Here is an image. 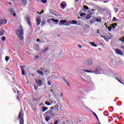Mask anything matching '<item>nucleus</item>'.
<instances>
[{"label":"nucleus","instance_id":"nucleus-61","mask_svg":"<svg viewBox=\"0 0 124 124\" xmlns=\"http://www.w3.org/2000/svg\"><path fill=\"white\" fill-rule=\"evenodd\" d=\"M95 117H96L97 120L98 121H99L98 117H97V115L96 116H95Z\"/></svg>","mask_w":124,"mask_h":124},{"label":"nucleus","instance_id":"nucleus-20","mask_svg":"<svg viewBox=\"0 0 124 124\" xmlns=\"http://www.w3.org/2000/svg\"><path fill=\"white\" fill-rule=\"evenodd\" d=\"M89 23H90V25H93V24H94V23H95V20H94V19H93V18L92 19H91L89 21Z\"/></svg>","mask_w":124,"mask_h":124},{"label":"nucleus","instance_id":"nucleus-32","mask_svg":"<svg viewBox=\"0 0 124 124\" xmlns=\"http://www.w3.org/2000/svg\"><path fill=\"white\" fill-rule=\"evenodd\" d=\"M45 104H46V105H47L48 106H50V105H51L52 104L49 102H45Z\"/></svg>","mask_w":124,"mask_h":124},{"label":"nucleus","instance_id":"nucleus-62","mask_svg":"<svg viewBox=\"0 0 124 124\" xmlns=\"http://www.w3.org/2000/svg\"><path fill=\"white\" fill-rule=\"evenodd\" d=\"M9 4H10V5H11V4H12V3H11V2H9Z\"/></svg>","mask_w":124,"mask_h":124},{"label":"nucleus","instance_id":"nucleus-9","mask_svg":"<svg viewBox=\"0 0 124 124\" xmlns=\"http://www.w3.org/2000/svg\"><path fill=\"white\" fill-rule=\"evenodd\" d=\"M36 22L37 26H39V25H40V23H41V18L40 17H37Z\"/></svg>","mask_w":124,"mask_h":124},{"label":"nucleus","instance_id":"nucleus-34","mask_svg":"<svg viewBox=\"0 0 124 124\" xmlns=\"http://www.w3.org/2000/svg\"><path fill=\"white\" fill-rule=\"evenodd\" d=\"M95 74H99V70L97 69H96V70H95Z\"/></svg>","mask_w":124,"mask_h":124},{"label":"nucleus","instance_id":"nucleus-6","mask_svg":"<svg viewBox=\"0 0 124 124\" xmlns=\"http://www.w3.org/2000/svg\"><path fill=\"white\" fill-rule=\"evenodd\" d=\"M35 81L36 84L38 85V87H41V86H42V81H41V80L36 78Z\"/></svg>","mask_w":124,"mask_h":124},{"label":"nucleus","instance_id":"nucleus-52","mask_svg":"<svg viewBox=\"0 0 124 124\" xmlns=\"http://www.w3.org/2000/svg\"><path fill=\"white\" fill-rule=\"evenodd\" d=\"M93 114L94 115V116H95V117H96L97 115H96V114L95 112H93Z\"/></svg>","mask_w":124,"mask_h":124},{"label":"nucleus","instance_id":"nucleus-42","mask_svg":"<svg viewBox=\"0 0 124 124\" xmlns=\"http://www.w3.org/2000/svg\"><path fill=\"white\" fill-rule=\"evenodd\" d=\"M34 58H35V59L36 60H37V59H39V56H38V55H35V56H34Z\"/></svg>","mask_w":124,"mask_h":124},{"label":"nucleus","instance_id":"nucleus-54","mask_svg":"<svg viewBox=\"0 0 124 124\" xmlns=\"http://www.w3.org/2000/svg\"><path fill=\"white\" fill-rule=\"evenodd\" d=\"M34 90H37V89H38V87L35 86H34Z\"/></svg>","mask_w":124,"mask_h":124},{"label":"nucleus","instance_id":"nucleus-64","mask_svg":"<svg viewBox=\"0 0 124 124\" xmlns=\"http://www.w3.org/2000/svg\"><path fill=\"white\" fill-rule=\"evenodd\" d=\"M97 33H99V31H97Z\"/></svg>","mask_w":124,"mask_h":124},{"label":"nucleus","instance_id":"nucleus-13","mask_svg":"<svg viewBox=\"0 0 124 124\" xmlns=\"http://www.w3.org/2000/svg\"><path fill=\"white\" fill-rule=\"evenodd\" d=\"M61 7L62 8H63V9H64V8H65L66 6V3L65 2H62L61 3Z\"/></svg>","mask_w":124,"mask_h":124},{"label":"nucleus","instance_id":"nucleus-60","mask_svg":"<svg viewBox=\"0 0 124 124\" xmlns=\"http://www.w3.org/2000/svg\"><path fill=\"white\" fill-rule=\"evenodd\" d=\"M108 1H104V3H106V2H108Z\"/></svg>","mask_w":124,"mask_h":124},{"label":"nucleus","instance_id":"nucleus-51","mask_svg":"<svg viewBox=\"0 0 124 124\" xmlns=\"http://www.w3.org/2000/svg\"><path fill=\"white\" fill-rule=\"evenodd\" d=\"M66 83L67 86H68L69 87L70 86V84H69V82H68V81H67Z\"/></svg>","mask_w":124,"mask_h":124},{"label":"nucleus","instance_id":"nucleus-38","mask_svg":"<svg viewBox=\"0 0 124 124\" xmlns=\"http://www.w3.org/2000/svg\"><path fill=\"white\" fill-rule=\"evenodd\" d=\"M5 39H6V38L4 36L2 37L1 40L2 41H5Z\"/></svg>","mask_w":124,"mask_h":124},{"label":"nucleus","instance_id":"nucleus-40","mask_svg":"<svg viewBox=\"0 0 124 124\" xmlns=\"http://www.w3.org/2000/svg\"><path fill=\"white\" fill-rule=\"evenodd\" d=\"M118 8H114V11L115 12V13H117V12H118Z\"/></svg>","mask_w":124,"mask_h":124},{"label":"nucleus","instance_id":"nucleus-27","mask_svg":"<svg viewBox=\"0 0 124 124\" xmlns=\"http://www.w3.org/2000/svg\"><path fill=\"white\" fill-rule=\"evenodd\" d=\"M4 32V30H0V36H2L3 35V33Z\"/></svg>","mask_w":124,"mask_h":124},{"label":"nucleus","instance_id":"nucleus-55","mask_svg":"<svg viewBox=\"0 0 124 124\" xmlns=\"http://www.w3.org/2000/svg\"><path fill=\"white\" fill-rule=\"evenodd\" d=\"M76 25H77L78 26H80L81 25V23H77V22Z\"/></svg>","mask_w":124,"mask_h":124},{"label":"nucleus","instance_id":"nucleus-24","mask_svg":"<svg viewBox=\"0 0 124 124\" xmlns=\"http://www.w3.org/2000/svg\"><path fill=\"white\" fill-rule=\"evenodd\" d=\"M34 50H35V51H38L39 50V46H38V45L34 46Z\"/></svg>","mask_w":124,"mask_h":124},{"label":"nucleus","instance_id":"nucleus-19","mask_svg":"<svg viewBox=\"0 0 124 124\" xmlns=\"http://www.w3.org/2000/svg\"><path fill=\"white\" fill-rule=\"evenodd\" d=\"M89 44H90V45L92 46L93 47H97V45L95 44V43H94L93 42L89 43Z\"/></svg>","mask_w":124,"mask_h":124},{"label":"nucleus","instance_id":"nucleus-43","mask_svg":"<svg viewBox=\"0 0 124 124\" xmlns=\"http://www.w3.org/2000/svg\"><path fill=\"white\" fill-rule=\"evenodd\" d=\"M50 110H49V111H53V110H55V109H54V107H51L50 108Z\"/></svg>","mask_w":124,"mask_h":124},{"label":"nucleus","instance_id":"nucleus-4","mask_svg":"<svg viewBox=\"0 0 124 124\" xmlns=\"http://www.w3.org/2000/svg\"><path fill=\"white\" fill-rule=\"evenodd\" d=\"M46 115H48L51 117H55L56 116V113L54 114V112L52 110H48L46 112Z\"/></svg>","mask_w":124,"mask_h":124},{"label":"nucleus","instance_id":"nucleus-10","mask_svg":"<svg viewBox=\"0 0 124 124\" xmlns=\"http://www.w3.org/2000/svg\"><path fill=\"white\" fill-rule=\"evenodd\" d=\"M115 79L116 80H117L119 83H121V84H122V85H124V83L122 82V80H123V77H120L119 78H116Z\"/></svg>","mask_w":124,"mask_h":124},{"label":"nucleus","instance_id":"nucleus-31","mask_svg":"<svg viewBox=\"0 0 124 124\" xmlns=\"http://www.w3.org/2000/svg\"><path fill=\"white\" fill-rule=\"evenodd\" d=\"M37 73H38L39 74H40L42 76H43V72H42V71H38L37 72Z\"/></svg>","mask_w":124,"mask_h":124},{"label":"nucleus","instance_id":"nucleus-47","mask_svg":"<svg viewBox=\"0 0 124 124\" xmlns=\"http://www.w3.org/2000/svg\"><path fill=\"white\" fill-rule=\"evenodd\" d=\"M58 123H59V121L56 120V121H55L54 124H58Z\"/></svg>","mask_w":124,"mask_h":124},{"label":"nucleus","instance_id":"nucleus-12","mask_svg":"<svg viewBox=\"0 0 124 124\" xmlns=\"http://www.w3.org/2000/svg\"><path fill=\"white\" fill-rule=\"evenodd\" d=\"M6 23H7V20H6V19L1 20L0 21V26H1V25H5Z\"/></svg>","mask_w":124,"mask_h":124},{"label":"nucleus","instance_id":"nucleus-30","mask_svg":"<svg viewBox=\"0 0 124 124\" xmlns=\"http://www.w3.org/2000/svg\"><path fill=\"white\" fill-rule=\"evenodd\" d=\"M118 21H119V20H118L117 18H116L115 17H113V18L112 19L113 22H118Z\"/></svg>","mask_w":124,"mask_h":124},{"label":"nucleus","instance_id":"nucleus-57","mask_svg":"<svg viewBox=\"0 0 124 124\" xmlns=\"http://www.w3.org/2000/svg\"><path fill=\"white\" fill-rule=\"evenodd\" d=\"M41 105H44V104L43 103H40L39 104V106H41Z\"/></svg>","mask_w":124,"mask_h":124},{"label":"nucleus","instance_id":"nucleus-17","mask_svg":"<svg viewBox=\"0 0 124 124\" xmlns=\"http://www.w3.org/2000/svg\"><path fill=\"white\" fill-rule=\"evenodd\" d=\"M41 108L42 109V112H45V111H47V110H48V108L46 107H42Z\"/></svg>","mask_w":124,"mask_h":124},{"label":"nucleus","instance_id":"nucleus-7","mask_svg":"<svg viewBox=\"0 0 124 124\" xmlns=\"http://www.w3.org/2000/svg\"><path fill=\"white\" fill-rule=\"evenodd\" d=\"M93 63V60L92 59H88L87 61L85 62V64L87 66H90V65H92V64Z\"/></svg>","mask_w":124,"mask_h":124},{"label":"nucleus","instance_id":"nucleus-37","mask_svg":"<svg viewBox=\"0 0 124 124\" xmlns=\"http://www.w3.org/2000/svg\"><path fill=\"white\" fill-rule=\"evenodd\" d=\"M84 9H86V10H89V7H88V6L84 5Z\"/></svg>","mask_w":124,"mask_h":124},{"label":"nucleus","instance_id":"nucleus-39","mask_svg":"<svg viewBox=\"0 0 124 124\" xmlns=\"http://www.w3.org/2000/svg\"><path fill=\"white\" fill-rule=\"evenodd\" d=\"M42 2L44 4L47 3V0H42Z\"/></svg>","mask_w":124,"mask_h":124},{"label":"nucleus","instance_id":"nucleus-11","mask_svg":"<svg viewBox=\"0 0 124 124\" xmlns=\"http://www.w3.org/2000/svg\"><path fill=\"white\" fill-rule=\"evenodd\" d=\"M67 21L65 20H61L59 22V25L60 26H63V24H65V23L67 22Z\"/></svg>","mask_w":124,"mask_h":124},{"label":"nucleus","instance_id":"nucleus-29","mask_svg":"<svg viewBox=\"0 0 124 124\" xmlns=\"http://www.w3.org/2000/svg\"><path fill=\"white\" fill-rule=\"evenodd\" d=\"M92 17V16L90 14H88L87 16H86V18L87 19H91Z\"/></svg>","mask_w":124,"mask_h":124},{"label":"nucleus","instance_id":"nucleus-56","mask_svg":"<svg viewBox=\"0 0 124 124\" xmlns=\"http://www.w3.org/2000/svg\"><path fill=\"white\" fill-rule=\"evenodd\" d=\"M108 30L109 31H111V27H108Z\"/></svg>","mask_w":124,"mask_h":124},{"label":"nucleus","instance_id":"nucleus-44","mask_svg":"<svg viewBox=\"0 0 124 124\" xmlns=\"http://www.w3.org/2000/svg\"><path fill=\"white\" fill-rule=\"evenodd\" d=\"M85 13H81L80 14V16H81V17L83 16H85Z\"/></svg>","mask_w":124,"mask_h":124},{"label":"nucleus","instance_id":"nucleus-41","mask_svg":"<svg viewBox=\"0 0 124 124\" xmlns=\"http://www.w3.org/2000/svg\"><path fill=\"white\" fill-rule=\"evenodd\" d=\"M5 61L6 62H8V61H9V57L8 56L5 57Z\"/></svg>","mask_w":124,"mask_h":124},{"label":"nucleus","instance_id":"nucleus-1","mask_svg":"<svg viewBox=\"0 0 124 124\" xmlns=\"http://www.w3.org/2000/svg\"><path fill=\"white\" fill-rule=\"evenodd\" d=\"M16 33L19 39L20 40H24V30L22 26H20L19 29H17L16 31Z\"/></svg>","mask_w":124,"mask_h":124},{"label":"nucleus","instance_id":"nucleus-3","mask_svg":"<svg viewBox=\"0 0 124 124\" xmlns=\"http://www.w3.org/2000/svg\"><path fill=\"white\" fill-rule=\"evenodd\" d=\"M8 12L11 14V15H12L14 17H16V12L15 11L14 9H13V8H10L8 10Z\"/></svg>","mask_w":124,"mask_h":124},{"label":"nucleus","instance_id":"nucleus-16","mask_svg":"<svg viewBox=\"0 0 124 124\" xmlns=\"http://www.w3.org/2000/svg\"><path fill=\"white\" fill-rule=\"evenodd\" d=\"M50 20L52 21V22H54L55 24H58L59 23V20L56 19L55 18H51Z\"/></svg>","mask_w":124,"mask_h":124},{"label":"nucleus","instance_id":"nucleus-53","mask_svg":"<svg viewBox=\"0 0 124 124\" xmlns=\"http://www.w3.org/2000/svg\"><path fill=\"white\" fill-rule=\"evenodd\" d=\"M89 11H92V12H93V11H95V10H94V9H93V10H90Z\"/></svg>","mask_w":124,"mask_h":124},{"label":"nucleus","instance_id":"nucleus-33","mask_svg":"<svg viewBox=\"0 0 124 124\" xmlns=\"http://www.w3.org/2000/svg\"><path fill=\"white\" fill-rule=\"evenodd\" d=\"M41 69L43 70V71H44V72H48V70H47L46 69L41 68Z\"/></svg>","mask_w":124,"mask_h":124},{"label":"nucleus","instance_id":"nucleus-14","mask_svg":"<svg viewBox=\"0 0 124 124\" xmlns=\"http://www.w3.org/2000/svg\"><path fill=\"white\" fill-rule=\"evenodd\" d=\"M20 68L21 69L22 75H25V69H23L25 67V66H19Z\"/></svg>","mask_w":124,"mask_h":124},{"label":"nucleus","instance_id":"nucleus-23","mask_svg":"<svg viewBox=\"0 0 124 124\" xmlns=\"http://www.w3.org/2000/svg\"><path fill=\"white\" fill-rule=\"evenodd\" d=\"M49 50V46L46 47L45 48L44 50H42L43 53H46V52H47Z\"/></svg>","mask_w":124,"mask_h":124},{"label":"nucleus","instance_id":"nucleus-58","mask_svg":"<svg viewBox=\"0 0 124 124\" xmlns=\"http://www.w3.org/2000/svg\"><path fill=\"white\" fill-rule=\"evenodd\" d=\"M50 92H51V93H54V91H53V90H50Z\"/></svg>","mask_w":124,"mask_h":124},{"label":"nucleus","instance_id":"nucleus-22","mask_svg":"<svg viewBox=\"0 0 124 124\" xmlns=\"http://www.w3.org/2000/svg\"><path fill=\"white\" fill-rule=\"evenodd\" d=\"M51 118V117H50V115H47L46 117V122H49V121L50 120V119Z\"/></svg>","mask_w":124,"mask_h":124},{"label":"nucleus","instance_id":"nucleus-48","mask_svg":"<svg viewBox=\"0 0 124 124\" xmlns=\"http://www.w3.org/2000/svg\"><path fill=\"white\" fill-rule=\"evenodd\" d=\"M42 24H43L41 25V26H43V25H45V21H42Z\"/></svg>","mask_w":124,"mask_h":124},{"label":"nucleus","instance_id":"nucleus-36","mask_svg":"<svg viewBox=\"0 0 124 124\" xmlns=\"http://www.w3.org/2000/svg\"><path fill=\"white\" fill-rule=\"evenodd\" d=\"M119 40H120V41H121L122 42V43H124V36L123 37V38H120Z\"/></svg>","mask_w":124,"mask_h":124},{"label":"nucleus","instance_id":"nucleus-49","mask_svg":"<svg viewBox=\"0 0 124 124\" xmlns=\"http://www.w3.org/2000/svg\"><path fill=\"white\" fill-rule=\"evenodd\" d=\"M37 2H42V0H36Z\"/></svg>","mask_w":124,"mask_h":124},{"label":"nucleus","instance_id":"nucleus-63","mask_svg":"<svg viewBox=\"0 0 124 124\" xmlns=\"http://www.w3.org/2000/svg\"><path fill=\"white\" fill-rule=\"evenodd\" d=\"M37 41L38 42V41H39V39H37Z\"/></svg>","mask_w":124,"mask_h":124},{"label":"nucleus","instance_id":"nucleus-59","mask_svg":"<svg viewBox=\"0 0 124 124\" xmlns=\"http://www.w3.org/2000/svg\"><path fill=\"white\" fill-rule=\"evenodd\" d=\"M79 48H82V46H80V45H78V46Z\"/></svg>","mask_w":124,"mask_h":124},{"label":"nucleus","instance_id":"nucleus-50","mask_svg":"<svg viewBox=\"0 0 124 124\" xmlns=\"http://www.w3.org/2000/svg\"><path fill=\"white\" fill-rule=\"evenodd\" d=\"M93 12H92V11L90 12V15H91V16H93Z\"/></svg>","mask_w":124,"mask_h":124},{"label":"nucleus","instance_id":"nucleus-26","mask_svg":"<svg viewBox=\"0 0 124 124\" xmlns=\"http://www.w3.org/2000/svg\"><path fill=\"white\" fill-rule=\"evenodd\" d=\"M96 22H98L99 23H101V17H99L96 18Z\"/></svg>","mask_w":124,"mask_h":124},{"label":"nucleus","instance_id":"nucleus-46","mask_svg":"<svg viewBox=\"0 0 124 124\" xmlns=\"http://www.w3.org/2000/svg\"><path fill=\"white\" fill-rule=\"evenodd\" d=\"M62 80H63V81H64V82H65L66 83V82H67V81H66V79H65V78H62Z\"/></svg>","mask_w":124,"mask_h":124},{"label":"nucleus","instance_id":"nucleus-25","mask_svg":"<svg viewBox=\"0 0 124 124\" xmlns=\"http://www.w3.org/2000/svg\"><path fill=\"white\" fill-rule=\"evenodd\" d=\"M54 108V110H56L57 111H59V105H56L54 107H53Z\"/></svg>","mask_w":124,"mask_h":124},{"label":"nucleus","instance_id":"nucleus-35","mask_svg":"<svg viewBox=\"0 0 124 124\" xmlns=\"http://www.w3.org/2000/svg\"><path fill=\"white\" fill-rule=\"evenodd\" d=\"M83 71H84V72H88L89 73H93V72H92L91 71H90V70H84Z\"/></svg>","mask_w":124,"mask_h":124},{"label":"nucleus","instance_id":"nucleus-21","mask_svg":"<svg viewBox=\"0 0 124 124\" xmlns=\"http://www.w3.org/2000/svg\"><path fill=\"white\" fill-rule=\"evenodd\" d=\"M116 27H117V23L111 24V29H112V30H115V29H116Z\"/></svg>","mask_w":124,"mask_h":124},{"label":"nucleus","instance_id":"nucleus-5","mask_svg":"<svg viewBox=\"0 0 124 124\" xmlns=\"http://www.w3.org/2000/svg\"><path fill=\"white\" fill-rule=\"evenodd\" d=\"M25 20L27 21V24L29 25V26H31V22L30 21L31 19V16H25Z\"/></svg>","mask_w":124,"mask_h":124},{"label":"nucleus","instance_id":"nucleus-8","mask_svg":"<svg viewBox=\"0 0 124 124\" xmlns=\"http://www.w3.org/2000/svg\"><path fill=\"white\" fill-rule=\"evenodd\" d=\"M115 52L117 55H123L124 54V52L122 51L121 50H120L119 48L115 49Z\"/></svg>","mask_w":124,"mask_h":124},{"label":"nucleus","instance_id":"nucleus-28","mask_svg":"<svg viewBox=\"0 0 124 124\" xmlns=\"http://www.w3.org/2000/svg\"><path fill=\"white\" fill-rule=\"evenodd\" d=\"M21 2L24 5H26L27 4V0H21Z\"/></svg>","mask_w":124,"mask_h":124},{"label":"nucleus","instance_id":"nucleus-2","mask_svg":"<svg viewBox=\"0 0 124 124\" xmlns=\"http://www.w3.org/2000/svg\"><path fill=\"white\" fill-rule=\"evenodd\" d=\"M18 119L20 120L19 124H24V114L22 113V111L19 114Z\"/></svg>","mask_w":124,"mask_h":124},{"label":"nucleus","instance_id":"nucleus-45","mask_svg":"<svg viewBox=\"0 0 124 124\" xmlns=\"http://www.w3.org/2000/svg\"><path fill=\"white\" fill-rule=\"evenodd\" d=\"M47 84L49 86H51V81H50V80H48L47 81Z\"/></svg>","mask_w":124,"mask_h":124},{"label":"nucleus","instance_id":"nucleus-18","mask_svg":"<svg viewBox=\"0 0 124 124\" xmlns=\"http://www.w3.org/2000/svg\"><path fill=\"white\" fill-rule=\"evenodd\" d=\"M76 25L77 24V21L75 20H73L71 22H70V25Z\"/></svg>","mask_w":124,"mask_h":124},{"label":"nucleus","instance_id":"nucleus-15","mask_svg":"<svg viewBox=\"0 0 124 124\" xmlns=\"http://www.w3.org/2000/svg\"><path fill=\"white\" fill-rule=\"evenodd\" d=\"M101 37H102V38H104V39L107 41V42H108V41L109 40H110V39H111L110 37H108V39H107V38H106V37L105 36H101Z\"/></svg>","mask_w":124,"mask_h":124}]
</instances>
